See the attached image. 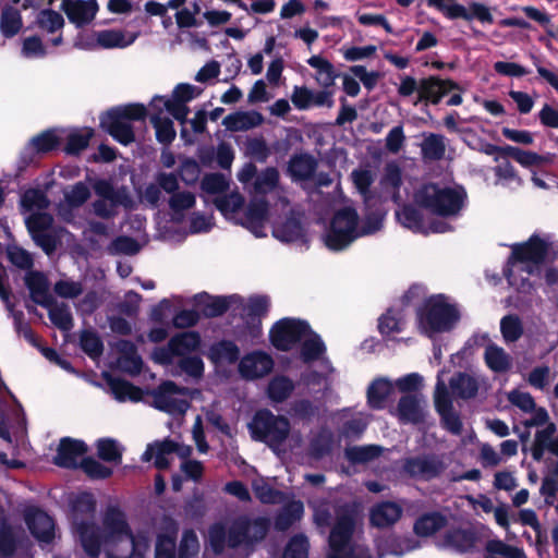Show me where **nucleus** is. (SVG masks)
Listing matches in <instances>:
<instances>
[{
	"label": "nucleus",
	"mask_w": 558,
	"mask_h": 558,
	"mask_svg": "<svg viewBox=\"0 0 558 558\" xmlns=\"http://www.w3.org/2000/svg\"><path fill=\"white\" fill-rule=\"evenodd\" d=\"M63 5L70 22L78 27L90 23L98 11L96 0H72L64 2Z\"/></svg>",
	"instance_id": "39"
},
{
	"label": "nucleus",
	"mask_w": 558,
	"mask_h": 558,
	"mask_svg": "<svg viewBox=\"0 0 558 558\" xmlns=\"http://www.w3.org/2000/svg\"><path fill=\"white\" fill-rule=\"evenodd\" d=\"M466 193L464 189L424 184L414 194L415 203L432 214L444 218L457 217L464 207Z\"/></svg>",
	"instance_id": "8"
},
{
	"label": "nucleus",
	"mask_w": 558,
	"mask_h": 558,
	"mask_svg": "<svg viewBox=\"0 0 558 558\" xmlns=\"http://www.w3.org/2000/svg\"><path fill=\"white\" fill-rule=\"evenodd\" d=\"M263 122V114L255 110L236 111L226 116L222 120L226 129L232 132L247 131L262 125Z\"/></svg>",
	"instance_id": "42"
},
{
	"label": "nucleus",
	"mask_w": 558,
	"mask_h": 558,
	"mask_svg": "<svg viewBox=\"0 0 558 558\" xmlns=\"http://www.w3.org/2000/svg\"><path fill=\"white\" fill-rule=\"evenodd\" d=\"M296 349L300 350V357L305 363L318 360L326 351L320 336L314 332L310 325L306 336L301 338Z\"/></svg>",
	"instance_id": "49"
},
{
	"label": "nucleus",
	"mask_w": 558,
	"mask_h": 558,
	"mask_svg": "<svg viewBox=\"0 0 558 558\" xmlns=\"http://www.w3.org/2000/svg\"><path fill=\"white\" fill-rule=\"evenodd\" d=\"M150 547V538L147 533L138 532L126 536L122 546L117 551L108 549V558H144Z\"/></svg>",
	"instance_id": "35"
},
{
	"label": "nucleus",
	"mask_w": 558,
	"mask_h": 558,
	"mask_svg": "<svg viewBox=\"0 0 558 558\" xmlns=\"http://www.w3.org/2000/svg\"><path fill=\"white\" fill-rule=\"evenodd\" d=\"M444 373L441 371L437 375L434 392L435 409L440 416L444 427L451 434L459 435L462 430V422L460 415L453 409L452 398L442 378Z\"/></svg>",
	"instance_id": "20"
},
{
	"label": "nucleus",
	"mask_w": 558,
	"mask_h": 558,
	"mask_svg": "<svg viewBox=\"0 0 558 558\" xmlns=\"http://www.w3.org/2000/svg\"><path fill=\"white\" fill-rule=\"evenodd\" d=\"M304 514V506L300 500H293L277 513L275 518V529L284 532L289 530L295 522L300 521Z\"/></svg>",
	"instance_id": "56"
},
{
	"label": "nucleus",
	"mask_w": 558,
	"mask_h": 558,
	"mask_svg": "<svg viewBox=\"0 0 558 558\" xmlns=\"http://www.w3.org/2000/svg\"><path fill=\"white\" fill-rule=\"evenodd\" d=\"M438 9L449 19L488 21V8L478 3H472L468 8L458 3H445Z\"/></svg>",
	"instance_id": "45"
},
{
	"label": "nucleus",
	"mask_w": 558,
	"mask_h": 558,
	"mask_svg": "<svg viewBox=\"0 0 558 558\" xmlns=\"http://www.w3.org/2000/svg\"><path fill=\"white\" fill-rule=\"evenodd\" d=\"M337 415L343 421L339 427V435L349 440L360 439L371 421L369 414L355 412L353 408H343L337 412Z\"/></svg>",
	"instance_id": "28"
},
{
	"label": "nucleus",
	"mask_w": 558,
	"mask_h": 558,
	"mask_svg": "<svg viewBox=\"0 0 558 558\" xmlns=\"http://www.w3.org/2000/svg\"><path fill=\"white\" fill-rule=\"evenodd\" d=\"M0 299L5 303L10 316L13 318L14 328L16 332L27 340L33 345H36L35 335L27 323L24 322V314L21 311H15L13 304L10 302L9 291L0 284Z\"/></svg>",
	"instance_id": "53"
},
{
	"label": "nucleus",
	"mask_w": 558,
	"mask_h": 558,
	"mask_svg": "<svg viewBox=\"0 0 558 558\" xmlns=\"http://www.w3.org/2000/svg\"><path fill=\"white\" fill-rule=\"evenodd\" d=\"M460 318L461 312L458 304L445 294L426 298L416 310L417 329L432 340L452 331Z\"/></svg>",
	"instance_id": "6"
},
{
	"label": "nucleus",
	"mask_w": 558,
	"mask_h": 558,
	"mask_svg": "<svg viewBox=\"0 0 558 558\" xmlns=\"http://www.w3.org/2000/svg\"><path fill=\"white\" fill-rule=\"evenodd\" d=\"M166 523L167 533L157 535L155 558H198L201 545L195 531L184 530L177 546L178 523L170 519Z\"/></svg>",
	"instance_id": "9"
},
{
	"label": "nucleus",
	"mask_w": 558,
	"mask_h": 558,
	"mask_svg": "<svg viewBox=\"0 0 558 558\" xmlns=\"http://www.w3.org/2000/svg\"><path fill=\"white\" fill-rule=\"evenodd\" d=\"M337 446L333 432L326 425H322L314 429L308 435V454L310 457L319 460L330 456Z\"/></svg>",
	"instance_id": "34"
},
{
	"label": "nucleus",
	"mask_w": 558,
	"mask_h": 558,
	"mask_svg": "<svg viewBox=\"0 0 558 558\" xmlns=\"http://www.w3.org/2000/svg\"><path fill=\"white\" fill-rule=\"evenodd\" d=\"M196 204V196L190 191H179L171 195L168 201L172 220L180 222L184 219L185 213Z\"/></svg>",
	"instance_id": "55"
},
{
	"label": "nucleus",
	"mask_w": 558,
	"mask_h": 558,
	"mask_svg": "<svg viewBox=\"0 0 558 558\" xmlns=\"http://www.w3.org/2000/svg\"><path fill=\"white\" fill-rule=\"evenodd\" d=\"M405 313L403 307H390L378 319V329L381 335L390 336L401 332L405 326Z\"/></svg>",
	"instance_id": "54"
},
{
	"label": "nucleus",
	"mask_w": 558,
	"mask_h": 558,
	"mask_svg": "<svg viewBox=\"0 0 558 558\" xmlns=\"http://www.w3.org/2000/svg\"><path fill=\"white\" fill-rule=\"evenodd\" d=\"M437 545L444 549L457 553H477L481 558H488V538L473 529L449 530L441 536Z\"/></svg>",
	"instance_id": "14"
},
{
	"label": "nucleus",
	"mask_w": 558,
	"mask_h": 558,
	"mask_svg": "<svg viewBox=\"0 0 558 558\" xmlns=\"http://www.w3.org/2000/svg\"><path fill=\"white\" fill-rule=\"evenodd\" d=\"M402 184V171L397 162H388L385 166L384 174L380 179L379 185L381 192L378 194L380 204L387 199L395 203L400 201V186Z\"/></svg>",
	"instance_id": "37"
},
{
	"label": "nucleus",
	"mask_w": 558,
	"mask_h": 558,
	"mask_svg": "<svg viewBox=\"0 0 558 558\" xmlns=\"http://www.w3.org/2000/svg\"><path fill=\"white\" fill-rule=\"evenodd\" d=\"M240 349L230 340H221L211 344L207 356L216 366L230 365L239 360Z\"/></svg>",
	"instance_id": "48"
},
{
	"label": "nucleus",
	"mask_w": 558,
	"mask_h": 558,
	"mask_svg": "<svg viewBox=\"0 0 558 558\" xmlns=\"http://www.w3.org/2000/svg\"><path fill=\"white\" fill-rule=\"evenodd\" d=\"M379 558L385 556L402 557L422 547V543L413 536L389 535L375 542Z\"/></svg>",
	"instance_id": "31"
},
{
	"label": "nucleus",
	"mask_w": 558,
	"mask_h": 558,
	"mask_svg": "<svg viewBox=\"0 0 558 558\" xmlns=\"http://www.w3.org/2000/svg\"><path fill=\"white\" fill-rule=\"evenodd\" d=\"M268 209L269 206L265 198L252 197L247 207L243 208L239 225L246 228L256 238L266 236L265 225Z\"/></svg>",
	"instance_id": "27"
},
{
	"label": "nucleus",
	"mask_w": 558,
	"mask_h": 558,
	"mask_svg": "<svg viewBox=\"0 0 558 558\" xmlns=\"http://www.w3.org/2000/svg\"><path fill=\"white\" fill-rule=\"evenodd\" d=\"M307 64L315 69V81L323 88H329L335 85L338 73L333 64L322 56L315 54L307 60Z\"/></svg>",
	"instance_id": "51"
},
{
	"label": "nucleus",
	"mask_w": 558,
	"mask_h": 558,
	"mask_svg": "<svg viewBox=\"0 0 558 558\" xmlns=\"http://www.w3.org/2000/svg\"><path fill=\"white\" fill-rule=\"evenodd\" d=\"M120 353L117 364L119 368L130 375H137L142 371L143 360L137 353L136 345L129 340H120L117 343Z\"/></svg>",
	"instance_id": "41"
},
{
	"label": "nucleus",
	"mask_w": 558,
	"mask_h": 558,
	"mask_svg": "<svg viewBox=\"0 0 558 558\" xmlns=\"http://www.w3.org/2000/svg\"><path fill=\"white\" fill-rule=\"evenodd\" d=\"M0 558H33L32 543L21 526L0 521Z\"/></svg>",
	"instance_id": "18"
},
{
	"label": "nucleus",
	"mask_w": 558,
	"mask_h": 558,
	"mask_svg": "<svg viewBox=\"0 0 558 558\" xmlns=\"http://www.w3.org/2000/svg\"><path fill=\"white\" fill-rule=\"evenodd\" d=\"M450 389L448 388L450 396L460 398V399H470L473 398L478 390L477 380L468 374L458 373L454 375L450 381Z\"/></svg>",
	"instance_id": "57"
},
{
	"label": "nucleus",
	"mask_w": 558,
	"mask_h": 558,
	"mask_svg": "<svg viewBox=\"0 0 558 558\" xmlns=\"http://www.w3.org/2000/svg\"><path fill=\"white\" fill-rule=\"evenodd\" d=\"M352 182L362 196L364 205L369 213L379 210L380 197L372 190V185L375 181V173L368 168L354 169L351 172Z\"/></svg>",
	"instance_id": "30"
},
{
	"label": "nucleus",
	"mask_w": 558,
	"mask_h": 558,
	"mask_svg": "<svg viewBox=\"0 0 558 558\" xmlns=\"http://www.w3.org/2000/svg\"><path fill=\"white\" fill-rule=\"evenodd\" d=\"M25 284L29 290L32 300L44 307H48L52 303L49 293V284L46 276L39 271H29L25 276Z\"/></svg>",
	"instance_id": "44"
},
{
	"label": "nucleus",
	"mask_w": 558,
	"mask_h": 558,
	"mask_svg": "<svg viewBox=\"0 0 558 558\" xmlns=\"http://www.w3.org/2000/svg\"><path fill=\"white\" fill-rule=\"evenodd\" d=\"M288 215L274 222L272 235L282 243H302L306 244V232L301 222L300 215L289 205L286 209H280Z\"/></svg>",
	"instance_id": "22"
},
{
	"label": "nucleus",
	"mask_w": 558,
	"mask_h": 558,
	"mask_svg": "<svg viewBox=\"0 0 558 558\" xmlns=\"http://www.w3.org/2000/svg\"><path fill=\"white\" fill-rule=\"evenodd\" d=\"M392 391L393 385L390 379L386 377L374 379L367 388V404L374 410L384 409Z\"/></svg>",
	"instance_id": "50"
},
{
	"label": "nucleus",
	"mask_w": 558,
	"mask_h": 558,
	"mask_svg": "<svg viewBox=\"0 0 558 558\" xmlns=\"http://www.w3.org/2000/svg\"><path fill=\"white\" fill-rule=\"evenodd\" d=\"M446 524V518L438 512L421 515L414 523V532L418 536H429Z\"/></svg>",
	"instance_id": "64"
},
{
	"label": "nucleus",
	"mask_w": 558,
	"mask_h": 558,
	"mask_svg": "<svg viewBox=\"0 0 558 558\" xmlns=\"http://www.w3.org/2000/svg\"><path fill=\"white\" fill-rule=\"evenodd\" d=\"M248 429L254 440L265 442L277 452L286 442L291 425L287 417L276 415L269 410H260L248 423Z\"/></svg>",
	"instance_id": "10"
},
{
	"label": "nucleus",
	"mask_w": 558,
	"mask_h": 558,
	"mask_svg": "<svg viewBox=\"0 0 558 558\" xmlns=\"http://www.w3.org/2000/svg\"><path fill=\"white\" fill-rule=\"evenodd\" d=\"M242 307V316L247 330V336L253 340L262 333V317L266 315L269 308V299L264 295H255L246 303H238L236 307Z\"/></svg>",
	"instance_id": "26"
},
{
	"label": "nucleus",
	"mask_w": 558,
	"mask_h": 558,
	"mask_svg": "<svg viewBox=\"0 0 558 558\" xmlns=\"http://www.w3.org/2000/svg\"><path fill=\"white\" fill-rule=\"evenodd\" d=\"M172 376H186L191 380L198 381L204 376V362L201 356L193 354L178 359L172 365H163Z\"/></svg>",
	"instance_id": "40"
},
{
	"label": "nucleus",
	"mask_w": 558,
	"mask_h": 558,
	"mask_svg": "<svg viewBox=\"0 0 558 558\" xmlns=\"http://www.w3.org/2000/svg\"><path fill=\"white\" fill-rule=\"evenodd\" d=\"M317 169V160L310 154H299L290 158L288 174L292 181L301 182L310 180Z\"/></svg>",
	"instance_id": "43"
},
{
	"label": "nucleus",
	"mask_w": 558,
	"mask_h": 558,
	"mask_svg": "<svg viewBox=\"0 0 558 558\" xmlns=\"http://www.w3.org/2000/svg\"><path fill=\"white\" fill-rule=\"evenodd\" d=\"M147 110L141 104L112 108L100 119L101 128L117 142L129 145L135 140L132 122L144 120Z\"/></svg>",
	"instance_id": "11"
},
{
	"label": "nucleus",
	"mask_w": 558,
	"mask_h": 558,
	"mask_svg": "<svg viewBox=\"0 0 558 558\" xmlns=\"http://www.w3.org/2000/svg\"><path fill=\"white\" fill-rule=\"evenodd\" d=\"M280 174L275 167H268L262 170L248 187L252 197L264 198L269 193L277 196L276 207L286 209L289 207V199L286 190L279 185Z\"/></svg>",
	"instance_id": "21"
},
{
	"label": "nucleus",
	"mask_w": 558,
	"mask_h": 558,
	"mask_svg": "<svg viewBox=\"0 0 558 558\" xmlns=\"http://www.w3.org/2000/svg\"><path fill=\"white\" fill-rule=\"evenodd\" d=\"M445 470V462L437 454H422L407 458L403 471L413 478L428 481L437 477Z\"/></svg>",
	"instance_id": "24"
},
{
	"label": "nucleus",
	"mask_w": 558,
	"mask_h": 558,
	"mask_svg": "<svg viewBox=\"0 0 558 558\" xmlns=\"http://www.w3.org/2000/svg\"><path fill=\"white\" fill-rule=\"evenodd\" d=\"M426 401L418 395H405L397 405V415L401 423L417 424L424 421Z\"/></svg>",
	"instance_id": "36"
},
{
	"label": "nucleus",
	"mask_w": 558,
	"mask_h": 558,
	"mask_svg": "<svg viewBox=\"0 0 558 558\" xmlns=\"http://www.w3.org/2000/svg\"><path fill=\"white\" fill-rule=\"evenodd\" d=\"M108 387L113 398L119 402H136L142 399L141 389L126 380L110 377L108 379Z\"/></svg>",
	"instance_id": "60"
},
{
	"label": "nucleus",
	"mask_w": 558,
	"mask_h": 558,
	"mask_svg": "<svg viewBox=\"0 0 558 558\" xmlns=\"http://www.w3.org/2000/svg\"><path fill=\"white\" fill-rule=\"evenodd\" d=\"M403 513V508L395 501H381L369 510V523L378 529H386L397 523Z\"/></svg>",
	"instance_id": "38"
},
{
	"label": "nucleus",
	"mask_w": 558,
	"mask_h": 558,
	"mask_svg": "<svg viewBox=\"0 0 558 558\" xmlns=\"http://www.w3.org/2000/svg\"><path fill=\"white\" fill-rule=\"evenodd\" d=\"M498 165L495 167V184L510 190H517L522 185V180L518 175L515 169L508 159L499 161L496 157Z\"/></svg>",
	"instance_id": "58"
},
{
	"label": "nucleus",
	"mask_w": 558,
	"mask_h": 558,
	"mask_svg": "<svg viewBox=\"0 0 558 558\" xmlns=\"http://www.w3.org/2000/svg\"><path fill=\"white\" fill-rule=\"evenodd\" d=\"M308 323L299 318L284 317L269 330L270 343L278 350L289 352L296 349L301 338L306 336Z\"/></svg>",
	"instance_id": "15"
},
{
	"label": "nucleus",
	"mask_w": 558,
	"mask_h": 558,
	"mask_svg": "<svg viewBox=\"0 0 558 558\" xmlns=\"http://www.w3.org/2000/svg\"><path fill=\"white\" fill-rule=\"evenodd\" d=\"M383 213L376 210L366 214L360 223L356 209L352 206H344L335 211L323 234L324 244L330 251H343L357 239L379 231L383 228Z\"/></svg>",
	"instance_id": "5"
},
{
	"label": "nucleus",
	"mask_w": 558,
	"mask_h": 558,
	"mask_svg": "<svg viewBox=\"0 0 558 558\" xmlns=\"http://www.w3.org/2000/svg\"><path fill=\"white\" fill-rule=\"evenodd\" d=\"M86 452L87 446L83 440L64 437L60 440L53 463L65 469H76Z\"/></svg>",
	"instance_id": "29"
},
{
	"label": "nucleus",
	"mask_w": 558,
	"mask_h": 558,
	"mask_svg": "<svg viewBox=\"0 0 558 558\" xmlns=\"http://www.w3.org/2000/svg\"><path fill=\"white\" fill-rule=\"evenodd\" d=\"M556 433V425L554 423H548L542 429H538L535 433L534 440L531 445V454L532 458L539 462L543 460L546 450L548 449L551 438Z\"/></svg>",
	"instance_id": "63"
},
{
	"label": "nucleus",
	"mask_w": 558,
	"mask_h": 558,
	"mask_svg": "<svg viewBox=\"0 0 558 558\" xmlns=\"http://www.w3.org/2000/svg\"><path fill=\"white\" fill-rule=\"evenodd\" d=\"M454 88L456 85L451 81L428 77L420 82L418 95L420 99L438 104L447 93Z\"/></svg>",
	"instance_id": "47"
},
{
	"label": "nucleus",
	"mask_w": 558,
	"mask_h": 558,
	"mask_svg": "<svg viewBox=\"0 0 558 558\" xmlns=\"http://www.w3.org/2000/svg\"><path fill=\"white\" fill-rule=\"evenodd\" d=\"M163 110V108L151 109V111L157 112L151 113L150 121L156 131L157 141L161 144L168 145L175 138V130L172 120L168 117H162Z\"/></svg>",
	"instance_id": "59"
},
{
	"label": "nucleus",
	"mask_w": 558,
	"mask_h": 558,
	"mask_svg": "<svg viewBox=\"0 0 558 558\" xmlns=\"http://www.w3.org/2000/svg\"><path fill=\"white\" fill-rule=\"evenodd\" d=\"M275 362L267 352L256 350L246 353L239 361V375L245 380H256L271 373Z\"/></svg>",
	"instance_id": "25"
},
{
	"label": "nucleus",
	"mask_w": 558,
	"mask_h": 558,
	"mask_svg": "<svg viewBox=\"0 0 558 558\" xmlns=\"http://www.w3.org/2000/svg\"><path fill=\"white\" fill-rule=\"evenodd\" d=\"M136 38L137 34L120 29H106L97 33V43L106 49L129 47Z\"/></svg>",
	"instance_id": "52"
},
{
	"label": "nucleus",
	"mask_w": 558,
	"mask_h": 558,
	"mask_svg": "<svg viewBox=\"0 0 558 558\" xmlns=\"http://www.w3.org/2000/svg\"><path fill=\"white\" fill-rule=\"evenodd\" d=\"M97 199L92 203L93 213L102 219H111L119 213V207H128L131 203L125 187H116L109 180H97L94 185Z\"/></svg>",
	"instance_id": "12"
},
{
	"label": "nucleus",
	"mask_w": 558,
	"mask_h": 558,
	"mask_svg": "<svg viewBox=\"0 0 558 558\" xmlns=\"http://www.w3.org/2000/svg\"><path fill=\"white\" fill-rule=\"evenodd\" d=\"M189 389L179 387L173 381L162 383L153 391V404L156 409L171 415L184 414L190 403L187 401Z\"/></svg>",
	"instance_id": "17"
},
{
	"label": "nucleus",
	"mask_w": 558,
	"mask_h": 558,
	"mask_svg": "<svg viewBox=\"0 0 558 558\" xmlns=\"http://www.w3.org/2000/svg\"><path fill=\"white\" fill-rule=\"evenodd\" d=\"M294 383L284 375H277L270 379L267 386V396L274 403H282L293 392Z\"/></svg>",
	"instance_id": "61"
},
{
	"label": "nucleus",
	"mask_w": 558,
	"mask_h": 558,
	"mask_svg": "<svg viewBox=\"0 0 558 558\" xmlns=\"http://www.w3.org/2000/svg\"><path fill=\"white\" fill-rule=\"evenodd\" d=\"M314 523L319 529L330 527L326 558H374L366 544L361 511L355 504L315 507Z\"/></svg>",
	"instance_id": "2"
},
{
	"label": "nucleus",
	"mask_w": 558,
	"mask_h": 558,
	"mask_svg": "<svg viewBox=\"0 0 558 558\" xmlns=\"http://www.w3.org/2000/svg\"><path fill=\"white\" fill-rule=\"evenodd\" d=\"M23 27L21 12L17 8L5 5L0 15V32L5 38L15 36Z\"/></svg>",
	"instance_id": "62"
},
{
	"label": "nucleus",
	"mask_w": 558,
	"mask_h": 558,
	"mask_svg": "<svg viewBox=\"0 0 558 558\" xmlns=\"http://www.w3.org/2000/svg\"><path fill=\"white\" fill-rule=\"evenodd\" d=\"M202 343L197 331H183L172 336L168 343L151 351V360L159 365H172L175 359L193 355Z\"/></svg>",
	"instance_id": "13"
},
{
	"label": "nucleus",
	"mask_w": 558,
	"mask_h": 558,
	"mask_svg": "<svg viewBox=\"0 0 558 558\" xmlns=\"http://www.w3.org/2000/svg\"><path fill=\"white\" fill-rule=\"evenodd\" d=\"M95 509V501L88 494L78 496L73 505V527L90 558H98L102 545L107 556L108 549L117 551L131 532L124 513L116 507H108L102 518V533L92 520Z\"/></svg>",
	"instance_id": "3"
},
{
	"label": "nucleus",
	"mask_w": 558,
	"mask_h": 558,
	"mask_svg": "<svg viewBox=\"0 0 558 558\" xmlns=\"http://www.w3.org/2000/svg\"><path fill=\"white\" fill-rule=\"evenodd\" d=\"M510 248L504 268L508 284L519 293L530 294L534 290L531 278L538 277L550 264L545 271V281L558 306V242H551L548 235L533 234L525 242L511 244Z\"/></svg>",
	"instance_id": "1"
},
{
	"label": "nucleus",
	"mask_w": 558,
	"mask_h": 558,
	"mask_svg": "<svg viewBox=\"0 0 558 558\" xmlns=\"http://www.w3.org/2000/svg\"><path fill=\"white\" fill-rule=\"evenodd\" d=\"M191 452L192 448L190 446L180 444L171 439H165L162 441H157L155 444L148 445L146 450L142 454V460L145 462H149L154 459L156 468L166 469L170 464L168 457L171 453H177L180 458L186 460V458L190 457Z\"/></svg>",
	"instance_id": "23"
},
{
	"label": "nucleus",
	"mask_w": 558,
	"mask_h": 558,
	"mask_svg": "<svg viewBox=\"0 0 558 558\" xmlns=\"http://www.w3.org/2000/svg\"><path fill=\"white\" fill-rule=\"evenodd\" d=\"M62 136L57 130H47L31 138L28 144L21 153V158L24 163L33 160L36 154L48 153L59 146Z\"/></svg>",
	"instance_id": "33"
},
{
	"label": "nucleus",
	"mask_w": 558,
	"mask_h": 558,
	"mask_svg": "<svg viewBox=\"0 0 558 558\" xmlns=\"http://www.w3.org/2000/svg\"><path fill=\"white\" fill-rule=\"evenodd\" d=\"M197 87L191 84H179L172 92L170 97L155 96L150 101V109L163 108L166 112L170 113L181 124L186 121L190 112L186 104L198 95Z\"/></svg>",
	"instance_id": "16"
},
{
	"label": "nucleus",
	"mask_w": 558,
	"mask_h": 558,
	"mask_svg": "<svg viewBox=\"0 0 558 558\" xmlns=\"http://www.w3.org/2000/svg\"><path fill=\"white\" fill-rule=\"evenodd\" d=\"M49 204L46 194L37 189L25 191L21 197L22 210L28 214L25 217L27 230L36 245L48 255L56 251L58 244L52 231L53 218L45 211Z\"/></svg>",
	"instance_id": "7"
},
{
	"label": "nucleus",
	"mask_w": 558,
	"mask_h": 558,
	"mask_svg": "<svg viewBox=\"0 0 558 558\" xmlns=\"http://www.w3.org/2000/svg\"><path fill=\"white\" fill-rule=\"evenodd\" d=\"M25 522L39 542L50 543L54 536V522L50 515L37 508L25 511Z\"/></svg>",
	"instance_id": "32"
},
{
	"label": "nucleus",
	"mask_w": 558,
	"mask_h": 558,
	"mask_svg": "<svg viewBox=\"0 0 558 558\" xmlns=\"http://www.w3.org/2000/svg\"><path fill=\"white\" fill-rule=\"evenodd\" d=\"M214 204L226 219L239 225L244 206V197L239 192L216 196Z\"/></svg>",
	"instance_id": "46"
},
{
	"label": "nucleus",
	"mask_w": 558,
	"mask_h": 558,
	"mask_svg": "<svg viewBox=\"0 0 558 558\" xmlns=\"http://www.w3.org/2000/svg\"><path fill=\"white\" fill-rule=\"evenodd\" d=\"M398 222L414 233L427 235L429 233H446L452 231V227L441 220L426 222L421 209L411 204L403 205L396 210Z\"/></svg>",
	"instance_id": "19"
},
{
	"label": "nucleus",
	"mask_w": 558,
	"mask_h": 558,
	"mask_svg": "<svg viewBox=\"0 0 558 558\" xmlns=\"http://www.w3.org/2000/svg\"><path fill=\"white\" fill-rule=\"evenodd\" d=\"M270 529L267 517L243 514L235 518L226 529L216 523L208 529V545L205 557L248 558L265 539Z\"/></svg>",
	"instance_id": "4"
}]
</instances>
